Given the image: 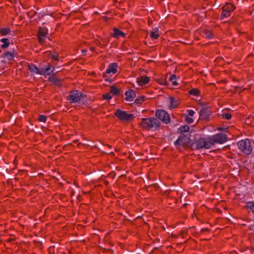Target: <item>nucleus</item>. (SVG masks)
Masks as SVG:
<instances>
[{
	"mask_svg": "<svg viewBox=\"0 0 254 254\" xmlns=\"http://www.w3.org/2000/svg\"><path fill=\"white\" fill-rule=\"evenodd\" d=\"M140 125L144 128L155 130L160 126V122L155 118H143Z\"/></svg>",
	"mask_w": 254,
	"mask_h": 254,
	"instance_id": "nucleus-1",
	"label": "nucleus"
},
{
	"mask_svg": "<svg viewBox=\"0 0 254 254\" xmlns=\"http://www.w3.org/2000/svg\"><path fill=\"white\" fill-rule=\"evenodd\" d=\"M238 146L239 148L246 155L251 154L252 151L251 143L248 139L240 141L238 143Z\"/></svg>",
	"mask_w": 254,
	"mask_h": 254,
	"instance_id": "nucleus-2",
	"label": "nucleus"
},
{
	"mask_svg": "<svg viewBox=\"0 0 254 254\" xmlns=\"http://www.w3.org/2000/svg\"><path fill=\"white\" fill-rule=\"evenodd\" d=\"M192 145L196 149H201L203 148L209 149L211 148V144L210 142L209 139H208V141H206L204 138H203L196 140L192 143Z\"/></svg>",
	"mask_w": 254,
	"mask_h": 254,
	"instance_id": "nucleus-3",
	"label": "nucleus"
},
{
	"mask_svg": "<svg viewBox=\"0 0 254 254\" xmlns=\"http://www.w3.org/2000/svg\"><path fill=\"white\" fill-rule=\"evenodd\" d=\"M211 147L215 143H223L227 141V136L223 133H218L209 138Z\"/></svg>",
	"mask_w": 254,
	"mask_h": 254,
	"instance_id": "nucleus-4",
	"label": "nucleus"
},
{
	"mask_svg": "<svg viewBox=\"0 0 254 254\" xmlns=\"http://www.w3.org/2000/svg\"><path fill=\"white\" fill-rule=\"evenodd\" d=\"M115 115L120 120L128 121L133 120L134 116L132 114H127V112L118 109L115 113Z\"/></svg>",
	"mask_w": 254,
	"mask_h": 254,
	"instance_id": "nucleus-5",
	"label": "nucleus"
},
{
	"mask_svg": "<svg viewBox=\"0 0 254 254\" xmlns=\"http://www.w3.org/2000/svg\"><path fill=\"white\" fill-rule=\"evenodd\" d=\"M155 116L160 120L163 121L165 124H168L170 122V116L165 110H157L155 113Z\"/></svg>",
	"mask_w": 254,
	"mask_h": 254,
	"instance_id": "nucleus-6",
	"label": "nucleus"
},
{
	"mask_svg": "<svg viewBox=\"0 0 254 254\" xmlns=\"http://www.w3.org/2000/svg\"><path fill=\"white\" fill-rule=\"evenodd\" d=\"M48 30L46 28L40 27L38 31V40L40 43L43 44L45 38L47 37Z\"/></svg>",
	"mask_w": 254,
	"mask_h": 254,
	"instance_id": "nucleus-7",
	"label": "nucleus"
},
{
	"mask_svg": "<svg viewBox=\"0 0 254 254\" xmlns=\"http://www.w3.org/2000/svg\"><path fill=\"white\" fill-rule=\"evenodd\" d=\"M211 114V112L209 110V107H203L199 112L200 117L204 120H207L209 119V116Z\"/></svg>",
	"mask_w": 254,
	"mask_h": 254,
	"instance_id": "nucleus-8",
	"label": "nucleus"
},
{
	"mask_svg": "<svg viewBox=\"0 0 254 254\" xmlns=\"http://www.w3.org/2000/svg\"><path fill=\"white\" fill-rule=\"evenodd\" d=\"M81 96L80 92L76 90L71 92L69 96V99L71 102L76 103L80 100Z\"/></svg>",
	"mask_w": 254,
	"mask_h": 254,
	"instance_id": "nucleus-9",
	"label": "nucleus"
},
{
	"mask_svg": "<svg viewBox=\"0 0 254 254\" xmlns=\"http://www.w3.org/2000/svg\"><path fill=\"white\" fill-rule=\"evenodd\" d=\"M126 97L125 98L126 101H132L133 100L134 98L135 97V93L133 90H130L126 91L125 93Z\"/></svg>",
	"mask_w": 254,
	"mask_h": 254,
	"instance_id": "nucleus-10",
	"label": "nucleus"
},
{
	"mask_svg": "<svg viewBox=\"0 0 254 254\" xmlns=\"http://www.w3.org/2000/svg\"><path fill=\"white\" fill-rule=\"evenodd\" d=\"M118 64L117 63H112L109 65V68L106 70V73L109 74L111 72L116 73L117 71V68Z\"/></svg>",
	"mask_w": 254,
	"mask_h": 254,
	"instance_id": "nucleus-11",
	"label": "nucleus"
},
{
	"mask_svg": "<svg viewBox=\"0 0 254 254\" xmlns=\"http://www.w3.org/2000/svg\"><path fill=\"white\" fill-rule=\"evenodd\" d=\"M149 81L148 77L142 76L140 78H137V82L139 85L142 86L147 83Z\"/></svg>",
	"mask_w": 254,
	"mask_h": 254,
	"instance_id": "nucleus-12",
	"label": "nucleus"
},
{
	"mask_svg": "<svg viewBox=\"0 0 254 254\" xmlns=\"http://www.w3.org/2000/svg\"><path fill=\"white\" fill-rule=\"evenodd\" d=\"M181 140V144L188 145L190 142V139L187 135H183L180 136Z\"/></svg>",
	"mask_w": 254,
	"mask_h": 254,
	"instance_id": "nucleus-13",
	"label": "nucleus"
},
{
	"mask_svg": "<svg viewBox=\"0 0 254 254\" xmlns=\"http://www.w3.org/2000/svg\"><path fill=\"white\" fill-rule=\"evenodd\" d=\"M169 107L171 109L176 108L178 105V102L174 98L170 97L169 98Z\"/></svg>",
	"mask_w": 254,
	"mask_h": 254,
	"instance_id": "nucleus-14",
	"label": "nucleus"
},
{
	"mask_svg": "<svg viewBox=\"0 0 254 254\" xmlns=\"http://www.w3.org/2000/svg\"><path fill=\"white\" fill-rule=\"evenodd\" d=\"M113 30L114 33L112 35L113 37H118L119 36L124 37L125 36V34L122 31L119 30L118 28H114Z\"/></svg>",
	"mask_w": 254,
	"mask_h": 254,
	"instance_id": "nucleus-15",
	"label": "nucleus"
},
{
	"mask_svg": "<svg viewBox=\"0 0 254 254\" xmlns=\"http://www.w3.org/2000/svg\"><path fill=\"white\" fill-rule=\"evenodd\" d=\"M49 81L57 85H60L61 80L57 78L55 76H52L49 77Z\"/></svg>",
	"mask_w": 254,
	"mask_h": 254,
	"instance_id": "nucleus-16",
	"label": "nucleus"
},
{
	"mask_svg": "<svg viewBox=\"0 0 254 254\" xmlns=\"http://www.w3.org/2000/svg\"><path fill=\"white\" fill-rule=\"evenodd\" d=\"M0 41L3 43V44L1 45V48L3 49L8 47L10 44L9 39L6 38L1 39Z\"/></svg>",
	"mask_w": 254,
	"mask_h": 254,
	"instance_id": "nucleus-17",
	"label": "nucleus"
},
{
	"mask_svg": "<svg viewBox=\"0 0 254 254\" xmlns=\"http://www.w3.org/2000/svg\"><path fill=\"white\" fill-rule=\"evenodd\" d=\"M28 67L31 72L36 74L38 73L39 68L35 65L28 64Z\"/></svg>",
	"mask_w": 254,
	"mask_h": 254,
	"instance_id": "nucleus-18",
	"label": "nucleus"
},
{
	"mask_svg": "<svg viewBox=\"0 0 254 254\" xmlns=\"http://www.w3.org/2000/svg\"><path fill=\"white\" fill-rule=\"evenodd\" d=\"M223 9H224V10L227 11V12H231L234 10V7L231 4H227L223 7Z\"/></svg>",
	"mask_w": 254,
	"mask_h": 254,
	"instance_id": "nucleus-19",
	"label": "nucleus"
},
{
	"mask_svg": "<svg viewBox=\"0 0 254 254\" xmlns=\"http://www.w3.org/2000/svg\"><path fill=\"white\" fill-rule=\"evenodd\" d=\"M2 57L6 58L8 61H11L13 59V56L10 52H6L3 54Z\"/></svg>",
	"mask_w": 254,
	"mask_h": 254,
	"instance_id": "nucleus-20",
	"label": "nucleus"
},
{
	"mask_svg": "<svg viewBox=\"0 0 254 254\" xmlns=\"http://www.w3.org/2000/svg\"><path fill=\"white\" fill-rule=\"evenodd\" d=\"M246 207L248 209H250L252 212H254V202H248L246 203Z\"/></svg>",
	"mask_w": 254,
	"mask_h": 254,
	"instance_id": "nucleus-21",
	"label": "nucleus"
},
{
	"mask_svg": "<svg viewBox=\"0 0 254 254\" xmlns=\"http://www.w3.org/2000/svg\"><path fill=\"white\" fill-rule=\"evenodd\" d=\"M10 31V30L8 28H3L0 29V33L3 36L7 35Z\"/></svg>",
	"mask_w": 254,
	"mask_h": 254,
	"instance_id": "nucleus-22",
	"label": "nucleus"
},
{
	"mask_svg": "<svg viewBox=\"0 0 254 254\" xmlns=\"http://www.w3.org/2000/svg\"><path fill=\"white\" fill-rule=\"evenodd\" d=\"M203 36L210 39L213 37L212 33H211V31L208 30L204 31V32H203Z\"/></svg>",
	"mask_w": 254,
	"mask_h": 254,
	"instance_id": "nucleus-23",
	"label": "nucleus"
},
{
	"mask_svg": "<svg viewBox=\"0 0 254 254\" xmlns=\"http://www.w3.org/2000/svg\"><path fill=\"white\" fill-rule=\"evenodd\" d=\"M179 129L181 133L186 132L189 131L190 127L188 126H182L179 128Z\"/></svg>",
	"mask_w": 254,
	"mask_h": 254,
	"instance_id": "nucleus-24",
	"label": "nucleus"
},
{
	"mask_svg": "<svg viewBox=\"0 0 254 254\" xmlns=\"http://www.w3.org/2000/svg\"><path fill=\"white\" fill-rule=\"evenodd\" d=\"M110 92L114 95H118L120 93V91L119 89L116 88L115 86H111L110 89Z\"/></svg>",
	"mask_w": 254,
	"mask_h": 254,
	"instance_id": "nucleus-25",
	"label": "nucleus"
},
{
	"mask_svg": "<svg viewBox=\"0 0 254 254\" xmlns=\"http://www.w3.org/2000/svg\"><path fill=\"white\" fill-rule=\"evenodd\" d=\"M170 81L172 82V84L174 86H176L178 84L177 82L176 81V76L174 74H173L169 78Z\"/></svg>",
	"mask_w": 254,
	"mask_h": 254,
	"instance_id": "nucleus-26",
	"label": "nucleus"
},
{
	"mask_svg": "<svg viewBox=\"0 0 254 254\" xmlns=\"http://www.w3.org/2000/svg\"><path fill=\"white\" fill-rule=\"evenodd\" d=\"M54 70V67L52 66H50L48 67H47L46 68H45V72H46V74L49 75L50 74L53 72Z\"/></svg>",
	"mask_w": 254,
	"mask_h": 254,
	"instance_id": "nucleus-27",
	"label": "nucleus"
},
{
	"mask_svg": "<svg viewBox=\"0 0 254 254\" xmlns=\"http://www.w3.org/2000/svg\"><path fill=\"white\" fill-rule=\"evenodd\" d=\"M221 116L227 120H230L231 118V115L225 112L222 113Z\"/></svg>",
	"mask_w": 254,
	"mask_h": 254,
	"instance_id": "nucleus-28",
	"label": "nucleus"
},
{
	"mask_svg": "<svg viewBox=\"0 0 254 254\" xmlns=\"http://www.w3.org/2000/svg\"><path fill=\"white\" fill-rule=\"evenodd\" d=\"M199 91L197 89H192L190 91L189 93L193 95H198Z\"/></svg>",
	"mask_w": 254,
	"mask_h": 254,
	"instance_id": "nucleus-29",
	"label": "nucleus"
},
{
	"mask_svg": "<svg viewBox=\"0 0 254 254\" xmlns=\"http://www.w3.org/2000/svg\"><path fill=\"white\" fill-rule=\"evenodd\" d=\"M227 12V11H225V10H224V9H223V12L221 14V18L222 19H223V18H224V17H227L230 16V12Z\"/></svg>",
	"mask_w": 254,
	"mask_h": 254,
	"instance_id": "nucleus-30",
	"label": "nucleus"
},
{
	"mask_svg": "<svg viewBox=\"0 0 254 254\" xmlns=\"http://www.w3.org/2000/svg\"><path fill=\"white\" fill-rule=\"evenodd\" d=\"M144 96H141L139 98H137L135 100V102L137 104H140L144 101Z\"/></svg>",
	"mask_w": 254,
	"mask_h": 254,
	"instance_id": "nucleus-31",
	"label": "nucleus"
},
{
	"mask_svg": "<svg viewBox=\"0 0 254 254\" xmlns=\"http://www.w3.org/2000/svg\"><path fill=\"white\" fill-rule=\"evenodd\" d=\"M150 36L154 39H157L159 37V34L158 33H155L154 31L150 32Z\"/></svg>",
	"mask_w": 254,
	"mask_h": 254,
	"instance_id": "nucleus-32",
	"label": "nucleus"
},
{
	"mask_svg": "<svg viewBox=\"0 0 254 254\" xmlns=\"http://www.w3.org/2000/svg\"><path fill=\"white\" fill-rule=\"evenodd\" d=\"M47 119V117L44 115L39 116V120L40 122H45Z\"/></svg>",
	"mask_w": 254,
	"mask_h": 254,
	"instance_id": "nucleus-33",
	"label": "nucleus"
},
{
	"mask_svg": "<svg viewBox=\"0 0 254 254\" xmlns=\"http://www.w3.org/2000/svg\"><path fill=\"white\" fill-rule=\"evenodd\" d=\"M39 71H38V74H41V75H45L46 74V72H45V68H39Z\"/></svg>",
	"mask_w": 254,
	"mask_h": 254,
	"instance_id": "nucleus-34",
	"label": "nucleus"
},
{
	"mask_svg": "<svg viewBox=\"0 0 254 254\" xmlns=\"http://www.w3.org/2000/svg\"><path fill=\"white\" fill-rule=\"evenodd\" d=\"M103 98L106 100H110L112 98V96L109 93H107L103 95Z\"/></svg>",
	"mask_w": 254,
	"mask_h": 254,
	"instance_id": "nucleus-35",
	"label": "nucleus"
},
{
	"mask_svg": "<svg viewBox=\"0 0 254 254\" xmlns=\"http://www.w3.org/2000/svg\"><path fill=\"white\" fill-rule=\"evenodd\" d=\"M186 121L188 123L190 124L193 122V120L192 118L188 117V116L186 117Z\"/></svg>",
	"mask_w": 254,
	"mask_h": 254,
	"instance_id": "nucleus-36",
	"label": "nucleus"
},
{
	"mask_svg": "<svg viewBox=\"0 0 254 254\" xmlns=\"http://www.w3.org/2000/svg\"><path fill=\"white\" fill-rule=\"evenodd\" d=\"M181 140H182V139H181L180 137H179L178 138V139L175 142L174 144L176 145H177L178 144H182Z\"/></svg>",
	"mask_w": 254,
	"mask_h": 254,
	"instance_id": "nucleus-37",
	"label": "nucleus"
},
{
	"mask_svg": "<svg viewBox=\"0 0 254 254\" xmlns=\"http://www.w3.org/2000/svg\"><path fill=\"white\" fill-rule=\"evenodd\" d=\"M51 58L56 61H58V56L57 55H53L51 56Z\"/></svg>",
	"mask_w": 254,
	"mask_h": 254,
	"instance_id": "nucleus-38",
	"label": "nucleus"
},
{
	"mask_svg": "<svg viewBox=\"0 0 254 254\" xmlns=\"http://www.w3.org/2000/svg\"><path fill=\"white\" fill-rule=\"evenodd\" d=\"M189 115L190 117H192L193 116L194 114V112L192 110H189Z\"/></svg>",
	"mask_w": 254,
	"mask_h": 254,
	"instance_id": "nucleus-39",
	"label": "nucleus"
},
{
	"mask_svg": "<svg viewBox=\"0 0 254 254\" xmlns=\"http://www.w3.org/2000/svg\"><path fill=\"white\" fill-rule=\"evenodd\" d=\"M158 30H159L158 28L155 27L154 29H153V30L152 31H154L155 33H157V32H158Z\"/></svg>",
	"mask_w": 254,
	"mask_h": 254,
	"instance_id": "nucleus-40",
	"label": "nucleus"
},
{
	"mask_svg": "<svg viewBox=\"0 0 254 254\" xmlns=\"http://www.w3.org/2000/svg\"><path fill=\"white\" fill-rule=\"evenodd\" d=\"M115 176V173L114 172H112L110 173V176L112 177H114Z\"/></svg>",
	"mask_w": 254,
	"mask_h": 254,
	"instance_id": "nucleus-41",
	"label": "nucleus"
},
{
	"mask_svg": "<svg viewBox=\"0 0 254 254\" xmlns=\"http://www.w3.org/2000/svg\"><path fill=\"white\" fill-rule=\"evenodd\" d=\"M53 248L52 247H50V248L49 249V251L50 254H52L51 251L52 250Z\"/></svg>",
	"mask_w": 254,
	"mask_h": 254,
	"instance_id": "nucleus-42",
	"label": "nucleus"
},
{
	"mask_svg": "<svg viewBox=\"0 0 254 254\" xmlns=\"http://www.w3.org/2000/svg\"><path fill=\"white\" fill-rule=\"evenodd\" d=\"M104 19L105 21H107L108 19V17H106V16H104Z\"/></svg>",
	"mask_w": 254,
	"mask_h": 254,
	"instance_id": "nucleus-43",
	"label": "nucleus"
},
{
	"mask_svg": "<svg viewBox=\"0 0 254 254\" xmlns=\"http://www.w3.org/2000/svg\"><path fill=\"white\" fill-rule=\"evenodd\" d=\"M86 52H87L86 50H82V53H86Z\"/></svg>",
	"mask_w": 254,
	"mask_h": 254,
	"instance_id": "nucleus-44",
	"label": "nucleus"
},
{
	"mask_svg": "<svg viewBox=\"0 0 254 254\" xmlns=\"http://www.w3.org/2000/svg\"><path fill=\"white\" fill-rule=\"evenodd\" d=\"M153 186L154 188H157V187H158V185L157 184H154V185H153Z\"/></svg>",
	"mask_w": 254,
	"mask_h": 254,
	"instance_id": "nucleus-45",
	"label": "nucleus"
},
{
	"mask_svg": "<svg viewBox=\"0 0 254 254\" xmlns=\"http://www.w3.org/2000/svg\"><path fill=\"white\" fill-rule=\"evenodd\" d=\"M97 44L98 45H101V43L99 41H97Z\"/></svg>",
	"mask_w": 254,
	"mask_h": 254,
	"instance_id": "nucleus-46",
	"label": "nucleus"
},
{
	"mask_svg": "<svg viewBox=\"0 0 254 254\" xmlns=\"http://www.w3.org/2000/svg\"><path fill=\"white\" fill-rule=\"evenodd\" d=\"M91 50L92 51H94V50H95V48H94V47H91Z\"/></svg>",
	"mask_w": 254,
	"mask_h": 254,
	"instance_id": "nucleus-47",
	"label": "nucleus"
},
{
	"mask_svg": "<svg viewBox=\"0 0 254 254\" xmlns=\"http://www.w3.org/2000/svg\"><path fill=\"white\" fill-rule=\"evenodd\" d=\"M208 229H202L201 231H208Z\"/></svg>",
	"mask_w": 254,
	"mask_h": 254,
	"instance_id": "nucleus-48",
	"label": "nucleus"
},
{
	"mask_svg": "<svg viewBox=\"0 0 254 254\" xmlns=\"http://www.w3.org/2000/svg\"><path fill=\"white\" fill-rule=\"evenodd\" d=\"M149 24H151L152 23V21H149Z\"/></svg>",
	"mask_w": 254,
	"mask_h": 254,
	"instance_id": "nucleus-49",
	"label": "nucleus"
},
{
	"mask_svg": "<svg viewBox=\"0 0 254 254\" xmlns=\"http://www.w3.org/2000/svg\"><path fill=\"white\" fill-rule=\"evenodd\" d=\"M107 81H109V82H111V80H109V79H107Z\"/></svg>",
	"mask_w": 254,
	"mask_h": 254,
	"instance_id": "nucleus-50",
	"label": "nucleus"
},
{
	"mask_svg": "<svg viewBox=\"0 0 254 254\" xmlns=\"http://www.w3.org/2000/svg\"><path fill=\"white\" fill-rule=\"evenodd\" d=\"M239 88V87H238V86H235V88H236V89Z\"/></svg>",
	"mask_w": 254,
	"mask_h": 254,
	"instance_id": "nucleus-51",
	"label": "nucleus"
},
{
	"mask_svg": "<svg viewBox=\"0 0 254 254\" xmlns=\"http://www.w3.org/2000/svg\"><path fill=\"white\" fill-rule=\"evenodd\" d=\"M186 205H187V204H186H186H184V206H186Z\"/></svg>",
	"mask_w": 254,
	"mask_h": 254,
	"instance_id": "nucleus-52",
	"label": "nucleus"
}]
</instances>
